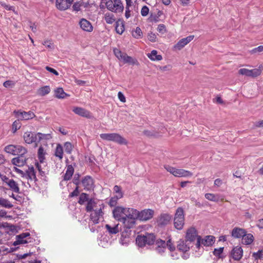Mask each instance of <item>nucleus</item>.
<instances>
[{"label": "nucleus", "mask_w": 263, "mask_h": 263, "mask_svg": "<svg viewBox=\"0 0 263 263\" xmlns=\"http://www.w3.org/2000/svg\"><path fill=\"white\" fill-rule=\"evenodd\" d=\"M100 138L104 140L112 141L120 145H127V141L117 133L101 134Z\"/></svg>", "instance_id": "nucleus-1"}, {"label": "nucleus", "mask_w": 263, "mask_h": 263, "mask_svg": "<svg viewBox=\"0 0 263 263\" xmlns=\"http://www.w3.org/2000/svg\"><path fill=\"white\" fill-rule=\"evenodd\" d=\"M174 224L177 229H182L184 224V214L182 208L179 207L176 210L174 218Z\"/></svg>", "instance_id": "nucleus-2"}, {"label": "nucleus", "mask_w": 263, "mask_h": 263, "mask_svg": "<svg viewBox=\"0 0 263 263\" xmlns=\"http://www.w3.org/2000/svg\"><path fill=\"white\" fill-rule=\"evenodd\" d=\"M164 167L167 172H170L175 177H186L192 176L193 175V173L192 172L184 169H178L168 165H164Z\"/></svg>", "instance_id": "nucleus-3"}, {"label": "nucleus", "mask_w": 263, "mask_h": 263, "mask_svg": "<svg viewBox=\"0 0 263 263\" xmlns=\"http://www.w3.org/2000/svg\"><path fill=\"white\" fill-rule=\"evenodd\" d=\"M107 9L114 12H121L123 11L124 6L121 0H109L106 2Z\"/></svg>", "instance_id": "nucleus-4"}, {"label": "nucleus", "mask_w": 263, "mask_h": 263, "mask_svg": "<svg viewBox=\"0 0 263 263\" xmlns=\"http://www.w3.org/2000/svg\"><path fill=\"white\" fill-rule=\"evenodd\" d=\"M5 151L6 153L13 155H25L27 153V149L20 145H7L5 147Z\"/></svg>", "instance_id": "nucleus-5"}, {"label": "nucleus", "mask_w": 263, "mask_h": 263, "mask_svg": "<svg viewBox=\"0 0 263 263\" xmlns=\"http://www.w3.org/2000/svg\"><path fill=\"white\" fill-rule=\"evenodd\" d=\"M191 247V243L185 240H179L177 245V250L184 253L182 256V258L184 259H187L189 258V254L187 253V252L189 251Z\"/></svg>", "instance_id": "nucleus-6"}, {"label": "nucleus", "mask_w": 263, "mask_h": 263, "mask_svg": "<svg viewBox=\"0 0 263 263\" xmlns=\"http://www.w3.org/2000/svg\"><path fill=\"white\" fill-rule=\"evenodd\" d=\"M214 242L215 237L213 236H206L204 238H201V236H198L196 245L197 248H198L201 244L204 246H212Z\"/></svg>", "instance_id": "nucleus-7"}, {"label": "nucleus", "mask_w": 263, "mask_h": 263, "mask_svg": "<svg viewBox=\"0 0 263 263\" xmlns=\"http://www.w3.org/2000/svg\"><path fill=\"white\" fill-rule=\"evenodd\" d=\"M103 208L104 206L102 204V206H100L99 208H96L91 212L90 215V219L94 224H97L99 223L100 217H102L104 214L102 211Z\"/></svg>", "instance_id": "nucleus-8"}, {"label": "nucleus", "mask_w": 263, "mask_h": 263, "mask_svg": "<svg viewBox=\"0 0 263 263\" xmlns=\"http://www.w3.org/2000/svg\"><path fill=\"white\" fill-rule=\"evenodd\" d=\"M154 214V211L152 209H144L139 212L138 219L140 221H147L152 219Z\"/></svg>", "instance_id": "nucleus-9"}, {"label": "nucleus", "mask_w": 263, "mask_h": 263, "mask_svg": "<svg viewBox=\"0 0 263 263\" xmlns=\"http://www.w3.org/2000/svg\"><path fill=\"white\" fill-rule=\"evenodd\" d=\"M194 38V35H191L186 37L183 38L179 40L177 44L174 46V49L175 50H180L182 49L185 45L189 43Z\"/></svg>", "instance_id": "nucleus-10"}, {"label": "nucleus", "mask_w": 263, "mask_h": 263, "mask_svg": "<svg viewBox=\"0 0 263 263\" xmlns=\"http://www.w3.org/2000/svg\"><path fill=\"white\" fill-rule=\"evenodd\" d=\"M198 236L196 229L193 227H191L186 231L185 240L191 243L196 238H197Z\"/></svg>", "instance_id": "nucleus-11"}, {"label": "nucleus", "mask_w": 263, "mask_h": 263, "mask_svg": "<svg viewBox=\"0 0 263 263\" xmlns=\"http://www.w3.org/2000/svg\"><path fill=\"white\" fill-rule=\"evenodd\" d=\"M126 208L122 206H116L113 210V216L118 221H121L125 215Z\"/></svg>", "instance_id": "nucleus-12"}, {"label": "nucleus", "mask_w": 263, "mask_h": 263, "mask_svg": "<svg viewBox=\"0 0 263 263\" xmlns=\"http://www.w3.org/2000/svg\"><path fill=\"white\" fill-rule=\"evenodd\" d=\"M24 178L28 181H33L34 182L37 181L36 176V172L33 166H29L28 168L25 171Z\"/></svg>", "instance_id": "nucleus-13"}, {"label": "nucleus", "mask_w": 263, "mask_h": 263, "mask_svg": "<svg viewBox=\"0 0 263 263\" xmlns=\"http://www.w3.org/2000/svg\"><path fill=\"white\" fill-rule=\"evenodd\" d=\"M14 112L15 113L16 117L21 120H28L33 119L35 117L34 113L31 111H29L28 112L24 111H14Z\"/></svg>", "instance_id": "nucleus-14"}, {"label": "nucleus", "mask_w": 263, "mask_h": 263, "mask_svg": "<svg viewBox=\"0 0 263 263\" xmlns=\"http://www.w3.org/2000/svg\"><path fill=\"white\" fill-rule=\"evenodd\" d=\"M28 158L25 155H18L17 157L13 158L11 160L12 163L17 166L22 167L24 166L26 163Z\"/></svg>", "instance_id": "nucleus-15"}, {"label": "nucleus", "mask_w": 263, "mask_h": 263, "mask_svg": "<svg viewBox=\"0 0 263 263\" xmlns=\"http://www.w3.org/2000/svg\"><path fill=\"white\" fill-rule=\"evenodd\" d=\"M82 184L84 190L90 191L94 187V182L93 179L89 176H86L82 180Z\"/></svg>", "instance_id": "nucleus-16"}, {"label": "nucleus", "mask_w": 263, "mask_h": 263, "mask_svg": "<svg viewBox=\"0 0 263 263\" xmlns=\"http://www.w3.org/2000/svg\"><path fill=\"white\" fill-rule=\"evenodd\" d=\"M72 111L77 115H78L83 117L86 118L87 119H90L92 118L91 112L83 108L80 107H76L73 108Z\"/></svg>", "instance_id": "nucleus-17"}, {"label": "nucleus", "mask_w": 263, "mask_h": 263, "mask_svg": "<svg viewBox=\"0 0 263 263\" xmlns=\"http://www.w3.org/2000/svg\"><path fill=\"white\" fill-rule=\"evenodd\" d=\"M37 134H34L31 132H26L24 134V139L26 143L31 144L37 142Z\"/></svg>", "instance_id": "nucleus-18"}, {"label": "nucleus", "mask_w": 263, "mask_h": 263, "mask_svg": "<svg viewBox=\"0 0 263 263\" xmlns=\"http://www.w3.org/2000/svg\"><path fill=\"white\" fill-rule=\"evenodd\" d=\"M231 255L234 260H240L243 255V250L241 247L239 246L234 247L231 251Z\"/></svg>", "instance_id": "nucleus-19"}, {"label": "nucleus", "mask_w": 263, "mask_h": 263, "mask_svg": "<svg viewBox=\"0 0 263 263\" xmlns=\"http://www.w3.org/2000/svg\"><path fill=\"white\" fill-rule=\"evenodd\" d=\"M81 28L86 32H91L93 30V27L91 23L86 19L82 18L79 22Z\"/></svg>", "instance_id": "nucleus-20"}, {"label": "nucleus", "mask_w": 263, "mask_h": 263, "mask_svg": "<svg viewBox=\"0 0 263 263\" xmlns=\"http://www.w3.org/2000/svg\"><path fill=\"white\" fill-rule=\"evenodd\" d=\"M139 211L133 208H126L125 217L132 218L134 220L138 219Z\"/></svg>", "instance_id": "nucleus-21"}, {"label": "nucleus", "mask_w": 263, "mask_h": 263, "mask_svg": "<svg viewBox=\"0 0 263 263\" xmlns=\"http://www.w3.org/2000/svg\"><path fill=\"white\" fill-rule=\"evenodd\" d=\"M30 236V234L29 233H24L20 235H17L16 237V240L13 242V246H17L20 244H25L28 242V241L25 239V238Z\"/></svg>", "instance_id": "nucleus-22"}, {"label": "nucleus", "mask_w": 263, "mask_h": 263, "mask_svg": "<svg viewBox=\"0 0 263 263\" xmlns=\"http://www.w3.org/2000/svg\"><path fill=\"white\" fill-rule=\"evenodd\" d=\"M247 232L245 229L235 227L232 230L231 235L235 238H240L242 237Z\"/></svg>", "instance_id": "nucleus-23"}, {"label": "nucleus", "mask_w": 263, "mask_h": 263, "mask_svg": "<svg viewBox=\"0 0 263 263\" xmlns=\"http://www.w3.org/2000/svg\"><path fill=\"white\" fill-rule=\"evenodd\" d=\"M206 199L210 201L218 202L219 201H223L224 200V196H220L219 195H215L212 193H206L205 194Z\"/></svg>", "instance_id": "nucleus-24"}, {"label": "nucleus", "mask_w": 263, "mask_h": 263, "mask_svg": "<svg viewBox=\"0 0 263 263\" xmlns=\"http://www.w3.org/2000/svg\"><path fill=\"white\" fill-rule=\"evenodd\" d=\"M120 221L123 223L124 226L127 229L133 228L136 224V220L125 216Z\"/></svg>", "instance_id": "nucleus-25"}, {"label": "nucleus", "mask_w": 263, "mask_h": 263, "mask_svg": "<svg viewBox=\"0 0 263 263\" xmlns=\"http://www.w3.org/2000/svg\"><path fill=\"white\" fill-rule=\"evenodd\" d=\"M171 216L169 214H161L158 220V224L161 226L167 224L171 220Z\"/></svg>", "instance_id": "nucleus-26"}, {"label": "nucleus", "mask_w": 263, "mask_h": 263, "mask_svg": "<svg viewBox=\"0 0 263 263\" xmlns=\"http://www.w3.org/2000/svg\"><path fill=\"white\" fill-rule=\"evenodd\" d=\"M56 7L60 10H65L69 7V3L65 0H56Z\"/></svg>", "instance_id": "nucleus-27"}, {"label": "nucleus", "mask_w": 263, "mask_h": 263, "mask_svg": "<svg viewBox=\"0 0 263 263\" xmlns=\"http://www.w3.org/2000/svg\"><path fill=\"white\" fill-rule=\"evenodd\" d=\"M74 173V168L71 165L67 166L66 172L63 176V180L65 181L69 180Z\"/></svg>", "instance_id": "nucleus-28"}, {"label": "nucleus", "mask_w": 263, "mask_h": 263, "mask_svg": "<svg viewBox=\"0 0 263 263\" xmlns=\"http://www.w3.org/2000/svg\"><path fill=\"white\" fill-rule=\"evenodd\" d=\"M7 185L9 187V189L11 190L13 192L15 193H20L19 185L17 182H16L13 179H11L10 181H9V183Z\"/></svg>", "instance_id": "nucleus-29"}, {"label": "nucleus", "mask_w": 263, "mask_h": 263, "mask_svg": "<svg viewBox=\"0 0 263 263\" xmlns=\"http://www.w3.org/2000/svg\"><path fill=\"white\" fill-rule=\"evenodd\" d=\"M254 237L252 234L247 233L242 237V243L246 245H251L254 241Z\"/></svg>", "instance_id": "nucleus-30"}, {"label": "nucleus", "mask_w": 263, "mask_h": 263, "mask_svg": "<svg viewBox=\"0 0 263 263\" xmlns=\"http://www.w3.org/2000/svg\"><path fill=\"white\" fill-rule=\"evenodd\" d=\"M115 30L117 33L122 34L124 31V24L123 21L118 20L116 22Z\"/></svg>", "instance_id": "nucleus-31"}, {"label": "nucleus", "mask_w": 263, "mask_h": 263, "mask_svg": "<svg viewBox=\"0 0 263 263\" xmlns=\"http://www.w3.org/2000/svg\"><path fill=\"white\" fill-rule=\"evenodd\" d=\"M54 97L58 99H64L69 95L64 92L63 88L59 87L54 89Z\"/></svg>", "instance_id": "nucleus-32"}, {"label": "nucleus", "mask_w": 263, "mask_h": 263, "mask_svg": "<svg viewBox=\"0 0 263 263\" xmlns=\"http://www.w3.org/2000/svg\"><path fill=\"white\" fill-rule=\"evenodd\" d=\"M51 89L49 86H44L39 88L37 90L36 93L40 96H45L50 93Z\"/></svg>", "instance_id": "nucleus-33"}, {"label": "nucleus", "mask_w": 263, "mask_h": 263, "mask_svg": "<svg viewBox=\"0 0 263 263\" xmlns=\"http://www.w3.org/2000/svg\"><path fill=\"white\" fill-rule=\"evenodd\" d=\"M97 207V202L93 198H90L87 202L86 206V211L91 212L93 209Z\"/></svg>", "instance_id": "nucleus-34"}, {"label": "nucleus", "mask_w": 263, "mask_h": 263, "mask_svg": "<svg viewBox=\"0 0 263 263\" xmlns=\"http://www.w3.org/2000/svg\"><path fill=\"white\" fill-rule=\"evenodd\" d=\"M147 57L152 61H160L162 59L161 55L157 54V51L153 50L150 53L147 54Z\"/></svg>", "instance_id": "nucleus-35"}, {"label": "nucleus", "mask_w": 263, "mask_h": 263, "mask_svg": "<svg viewBox=\"0 0 263 263\" xmlns=\"http://www.w3.org/2000/svg\"><path fill=\"white\" fill-rule=\"evenodd\" d=\"M145 235H139L136 238V243L138 246L142 247L146 245Z\"/></svg>", "instance_id": "nucleus-36"}, {"label": "nucleus", "mask_w": 263, "mask_h": 263, "mask_svg": "<svg viewBox=\"0 0 263 263\" xmlns=\"http://www.w3.org/2000/svg\"><path fill=\"white\" fill-rule=\"evenodd\" d=\"M37 142H39L41 140H48L52 138L51 134H42L38 133L37 134Z\"/></svg>", "instance_id": "nucleus-37"}, {"label": "nucleus", "mask_w": 263, "mask_h": 263, "mask_svg": "<svg viewBox=\"0 0 263 263\" xmlns=\"http://www.w3.org/2000/svg\"><path fill=\"white\" fill-rule=\"evenodd\" d=\"M54 155L62 160L63 158V148L60 144H58L55 150Z\"/></svg>", "instance_id": "nucleus-38"}, {"label": "nucleus", "mask_w": 263, "mask_h": 263, "mask_svg": "<svg viewBox=\"0 0 263 263\" xmlns=\"http://www.w3.org/2000/svg\"><path fill=\"white\" fill-rule=\"evenodd\" d=\"M124 58L123 62L125 63H128L132 65H139V64L137 59L128 56L127 54Z\"/></svg>", "instance_id": "nucleus-39"}, {"label": "nucleus", "mask_w": 263, "mask_h": 263, "mask_svg": "<svg viewBox=\"0 0 263 263\" xmlns=\"http://www.w3.org/2000/svg\"><path fill=\"white\" fill-rule=\"evenodd\" d=\"M46 152L42 146H40L37 151V157L40 163H43L45 159Z\"/></svg>", "instance_id": "nucleus-40"}, {"label": "nucleus", "mask_w": 263, "mask_h": 263, "mask_svg": "<svg viewBox=\"0 0 263 263\" xmlns=\"http://www.w3.org/2000/svg\"><path fill=\"white\" fill-rule=\"evenodd\" d=\"M132 36L135 39H141L142 37L143 33L140 27H137L132 31Z\"/></svg>", "instance_id": "nucleus-41"}, {"label": "nucleus", "mask_w": 263, "mask_h": 263, "mask_svg": "<svg viewBox=\"0 0 263 263\" xmlns=\"http://www.w3.org/2000/svg\"><path fill=\"white\" fill-rule=\"evenodd\" d=\"M145 235V240H146V245H153L155 241V236L153 233H146Z\"/></svg>", "instance_id": "nucleus-42"}, {"label": "nucleus", "mask_w": 263, "mask_h": 263, "mask_svg": "<svg viewBox=\"0 0 263 263\" xmlns=\"http://www.w3.org/2000/svg\"><path fill=\"white\" fill-rule=\"evenodd\" d=\"M104 20L106 23L109 24H112L116 21L114 15L110 13H106L105 14Z\"/></svg>", "instance_id": "nucleus-43"}, {"label": "nucleus", "mask_w": 263, "mask_h": 263, "mask_svg": "<svg viewBox=\"0 0 263 263\" xmlns=\"http://www.w3.org/2000/svg\"><path fill=\"white\" fill-rule=\"evenodd\" d=\"M166 243L165 241L161 239H158L156 241V245H157V250L160 252H164V250L166 247Z\"/></svg>", "instance_id": "nucleus-44"}, {"label": "nucleus", "mask_w": 263, "mask_h": 263, "mask_svg": "<svg viewBox=\"0 0 263 263\" xmlns=\"http://www.w3.org/2000/svg\"><path fill=\"white\" fill-rule=\"evenodd\" d=\"M90 199V198H89L88 194L85 193H82L80 194V195L79 196L78 203L81 205H83L84 204V203L85 202H86V201L88 202V201Z\"/></svg>", "instance_id": "nucleus-45"}, {"label": "nucleus", "mask_w": 263, "mask_h": 263, "mask_svg": "<svg viewBox=\"0 0 263 263\" xmlns=\"http://www.w3.org/2000/svg\"><path fill=\"white\" fill-rule=\"evenodd\" d=\"M0 206L7 209L13 207V204L8 200L3 198H0Z\"/></svg>", "instance_id": "nucleus-46"}, {"label": "nucleus", "mask_w": 263, "mask_h": 263, "mask_svg": "<svg viewBox=\"0 0 263 263\" xmlns=\"http://www.w3.org/2000/svg\"><path fill=\"white\" fill-rule=\"evenodd\" d=\"M114 53L115 56L120 61L124 60V57L127 54L126 53L122 52L120 49L115 48L114 49Z\"/></svg>", "instance_id": "nucleus-47"}, {"label": "nucleus", "mask_w": 263, "mask_h": 263, "mask_svg": "<svg viewBox=\"0 0 263 263\" xmlns=\"http://www.w3.org/2000/svg\"><path fill=\"white\" fill-rule=\"evenodd\" d=\"M114 192L116 193V195L115 196L121 199L123 197V193L122 191L121 187L117 185H116L114 187Z\"/></svg>", "instance_id": "nucleus-48"}, {"label": "nucleus", "mask_w": 263, "mask_h": 263, "mask_svg": "<svg viewBox=\"0 0 263 263\" xmlns=\"http://www.w3.org/2000/svg\"><path fill=\"white\" fill-rule=\"evenodd\" d=\"M105 228L107 229V230L108 231V232L111 234H116L118 233L119 231L118 224L113 227H111L109 224H106Z\"/></svg>", "instance_id": "nucleus-49"}, {"label": "nucleus", "mask_w": 263, "mask_h": 263, "mask_svg": "<svg viewBox=\"0 0 263 263\" xmlns=\"http://www.w3.org/2000/svg\"><path fill=\"white\" fill-rule=\"evenodd\" d=\"M261 74V70L260 69H250L249 77L257 78Z\"/></svg>", "instance_id": "nucleus-50"}, {"label": "nucleus", "mask_w": 263, "mask_h": 263, "mask_svg": "<svg viewBox=\"0 0 263 263\" xmlns=\"http://www.w3.org/2000/svg\"><path fill=\"white\" fill-rule=\"evenodd\" d=\"M223 249V247H220L219 249H215L213 251L214 255L219 258H222L223 257L222 255Z\"/></svg>", "instance_id": "nucleus-51"}, {"label": "nucleus", "mask_w": 263, "mask_h": 263, "mask_svg": "<svg viewBox=\"0 0 263 263\" xmlns=\"http://www.w3.org/2000/svg\"><path fill=\"white\" fill-rule=\"evenodd\" d=\"M0 5L6 10L12 11L14 13H17L15 11V8L14 6L7 5L5 3L2 2H0Z\"/></svg>", "instance_id": "nucleus-52"}, {"label": "nucleus", "mask_w": 263, "mask_h": 263, "mask_svg": "<svg viewBox=\"0 0 263 263\" xmlns=\"http://www.w3.org/2000/svg\"><path fill=\"white\" fill-rule=\"evenodd\" d=\"M64 146L65 151L67 154H70L71 153L73 146L71 143L68 142H65Z\"/></svg>", "instance_id": "nucleus-53"}, {"label": "nucleus", "mask_w": 263, "mask_h": 263, "mask_svg": "<svg viewBox=\"0 0 263 263\" xmlns=\"http://www.w3.org/2000/svg\"><path fill=\"white\" fill-rule=\"evenodd\" d=\"M119 199H120V198H119L116 196L111 197L110 199L109 203H108L109 205L111 207L115 206L117 204L118 200Z\"/></svg>", "instance_id": "nucleus-54"}, {"label": "nucleus", "mask_w": 263, "mask_h": 263, "mask_svg": "<svg viewBox=\"0 0 263 263\" xmlns=\"http://www.w3.org/2000/svg\"><path fill=\"white\" fill-rule=\"evenodd\" d=\"M249 72L250 69L245 68L240 69L238 71L239 74L247 77H249Z\"/></svg>", "instance_id": "nucleus-55"}, {"label": "nucleus", "mask_w": 263, "mask_h": 263, "mask_svg": "<svg viewBox=\"0 0 263 263\" xmlns=\"http://www.w3.org/2000/svg\"><path fill=\"white\" fill-rule=\"evenodd\" d=\"M166 247H167L171 252H173L175 250V247L170 239L167 241L166 243Z\"/></svg>", "instance_id": "nucleus-56"}, {"label": "nucleus", "mask_w": 263, "mask_h": 263, "mask_svg": "<svg viewBox=\"0 0 263 263\" xmlns=\"http://www.w3.org/2000/svg\"><path fill=\"white\" fill-rule=\"evenodd\" d=\"M21 127V124L19 120H16L12 124V130L15 132Z\"/></svg>", "instance_id": "nucleus-57"}, {"label": "nucleus", "mask_w": 263, "mask_h": 263, "mask_svg": "<svg viewBox=\"0 0 263 263\" xmlns=\"http://www.w3.org/2000/svg\"><path fill=\"white\" fill-rule=\"evenodd\" d=\"M149 13V8L146 6H144L141 10V14L143 16H146Z\"/></svg>", "instance_id": "nucleus-58"}, {"label": "nucleus", "mask_w": 263, "mask_h": 263, "mask_svg": "<svg viewBox=\"0 0 263 263\" xmlns=\"http://www.w3.org/2000/svg\"><path fill=\"white\" fill-rule=\"evenodd\" d=\"M82 3L80 2L75 3L72 6L73 10L79 11L81 10V7Z\"/></svg>", "instance_id": "nucleus-59"}, {"label": "nucleus", "mask_w": 263, "mask_h": 263, "mask_svg": "<svg viewBox=\"0 0 263 263\" xmlns=\"http://www.w3.org/2000/svg\"><path fill=\"white\" fill-rule=\"evenodd\" d=\"M157 31L161 33L166 32V27L164 24H159L157 27Z\"/></svg>", "instance_id": "nucleus-60"}, {"label": "nucleus", "mask_w": 263, "mask_h": 263, "mask_svg": "<svg viewBox=\"0 0 263 263\" xmlns=\"http://www.w3.org/2000/svg\"><path fill=\"white\" fill-rule=\"evenodd\" d=\"M147 37L150 41L152 42H156L157 36L155 33L151 32L148 34Z\"/></svg>", "instance_id": "nucleus-61"}, {"label": "nucleus", "mask_w": 263, "mask_h": 263, "mask_svg": "<svg viewBox=\"0 0 263 263\" xmlns=\"http://www.w3.org/2000/svg\"><path fill=\"white\" fill-rule=\"evenodd\" d=\"M263 51V45H260L256 48L253 49L250 52L251 53H255L256 52H260Z\"/></svg>", "instance_id": "nucleus-62"}, {"label": "nucleus", "mask_w": 263, "mask_h": 263, "mask_svg": "<svg viewBox=\"0 0 263 263\" xmlns=\"http://www.w3.org/2000/svg\"><path fill=\"white\" fill-rule=\"evenodd\" d=\"M118 97L121 102H122L123 103H125L126 102L125 97L122 92L119 91L118 93Z\"/></svg>", "instance_id": "nucleus-63"}, {"label": "nucleus", "mask_w": 263, "mask_h": 263, "mask_svg": "<svg viewBox=\"0 0 263 263\" xmlns=\"http://www.w3.org/2000/svg\"><path fill=\"white\" fill-rule=\"evenodd\" d=\"M45 69L49 72L55 74V76L59 75V72L55 69H54L50 67L46 66Z\"/></svg>", "instance_id": "nucleus-64"}]
</instances>
